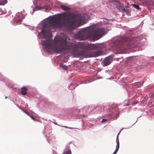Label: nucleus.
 Wrapping results in <instances>:
<instances>
[{
    "instance_id": "f257e3e1",
    "label": "nucleus",
    "mask_w": 154,
    "mask_h": 154,
    "mask_svg": "<svg viewBox=\"0 0 154 154\" xmlns=\"http://www.w3.org/2000/svg\"><path fill=\"white\" fill-rule=\"evenodd\" d=\"M85 15L83 14L73 15L68 13L60 14L46 22L41 32L44 38H47L51 36L52 28L65 27L69 31H72L74 29L77 24H80L85 20Z\"/></svg>"
},
{
    "instance_id": "f03ea898",
    "label": "nucleus",
    "mask_w": 154,
    "mask_h": 154,
    "mask_svg": "<svg viewBox=\"0 0 154 154\" xmlns=\"http://www.w3.org/2000/svg\"><path fill=\"white\" fill-rule=\"evenodd\" d=\"M42 43L48 50H53L57 53H60L64 51H70L75 57L82 56L83 52L81 50L85 48L83 44H76L70 43L66 39L61 38H57L55 40V46L54 47L52 46V40L50 39L42 41Z\"/></svg>"
},
{
    "instance_id": "7ed1b4c3",
    "label": "nucleus",
    "mask_w": 154,
    "mask_h": 154,
    "mask_svg": "<svg viewBox=\"0 0 154 154\" xmlns=\"http://www.w3.org/2000/svg\"><path fill=\"white\" fill-rule=\"evenodd\" d=\"M106 33V29L103 27L96 28L92 26L83 29L75 35L76 39L80 40L89 39L96 40L103 37Z\"/></svg>"
},
{
    "instance_id": "20e7f679",
    "label": "nucleus",
    "mask_w": 154,
    "mask_h": 154,
    "mask_svg": "<svg viewBox=\"0 0 154 154\" xmlns=\"http://www.w3.org/2000/svg\"><path fill=\"white\" fill-rule=\"evenodd\" d=\"M102 45L101 44H90L88 45V48L89 50H98L99 51H90L87 53L88 56L89 57H98L101 54V51Z\"/></svg>"
},
{
    "instance_id": "39448f33",
    "label": "nucleus",
    "mask_w": 154,
    "mask_h": 154,
    "mask_svg": "<svg viewBox=\"0 0 154 154\" xmlns=\"http://www.w3.org/2000/svg\"><path fill=\"white\" fill-rule=\"evenodd\" d=\"M118 110V108L117 106L114 105H112L110 109L108 107L106 110V115L110 116V119H115L117 117V111Z\"/></svg>"
},
{
    "instance_id": "423d86ee",
    "label": "nucleus",
    "mask_w": 154,
    "mask_h": 154,
    "mask_svg": "<svg viewBox=\"0 0 154 154\" xmlns=\"http://www.w3.org/2000/svg\"><path fill=\"white\" fill-rule=\"evenodd\" d=\"M124 40V39H123L121 41L119 42V44L117 45L119 49L123 50L127 48V47H126L124 46V45L125 44V43L123 42Z\"/></svg>"
},
{
    "instance_id": "0eeeda50",
    "label": "nucleus",
    "mask_w": 154,
    "mask_h": 154,
    "mask_svg": "<svg viewBox=\"0 0 154 154\" xmlns=\"http://www.w3.org/2000/svg\"><path fill=\"white\" fill-rule=\"evenodd\" d=\"M112 59L111 57H106L104 61V63L105 66H107L110 64L112 62Z\"/></svg>"
},
{
    "instance_id": "6e6552de",
    "label": "nucleus",
    "mask_w": 154,
    "mask_h": 154,
    "mask_svg": "<svg viewBox=\"0 0 154 154\" xmlns=\"http://www.w3.org/2000/svg\"><path fill=\"white\" fill-rule=\"evenodd\" d=\"M28 89L26 87H23L21 88V93L23 95H25L26 94H27V91Z\"/></svg>"
},
{
    "instance_id": "1a4fd4ad",
    "label": "nucleus",
    "mask_w": 154,
    "mask_h": 154,
    "mask_svg": "<svg viewBox=\"0 0 154 154\" xmlns=\"http://www.w3.org/2000/svg\"><path fill=\"white\" fill-rule=\"evenodd\" d=\"M116 143H117V146H116V149L115 150V152L112 154H116L117 152L119 147V141L118 139V136H117V138L116 139Z\"/></svg>"
},
{
    "instance_id": "9d476101",
    "label": "nucleus",
    "mask_w": 154,
    "mask_h": 154,
    "mask_svg": "<svg viewBox=\"0 0 154 154\" xmlns=\"http://www.w3.org/2000/svg\"><path fill=\"white\" fill-rule=\"evenodd\" d=\"M114 2V5H115L116 8L118 10H120L121 9V8L120 2L118 1H115Z\"/></svg>"
},
{
    "instance_id": "9b49d317",
    "label": "nucleus",
    "mask_w": 154,
    "mask_h": 154,
    "mask_svg": "<svg viewBox=\"0 0 154 154\" xmlns=\"http://www.w3.org/2000/svg\"><path fill=\"white\" fill-rule=\"evenodd\" d=\"M61 7L62 10L65 11H67L70 10V8L69 7L63 5H61Z\"/></svg>"
},
{
    "instance_id": "f8f14e48",
    "label": "nucleus",
    "mask_w": 154,
    "mask_h": 154,
    "mask_svg": "<svg viewBox=\"0 0 154 154\" xmlns=\"http://www.w3.org/2000/svg\"><path fill=\"white\" fill-rule=\"evenodd\" d=\"M7 2V0H0V5H4Z\"/></svg>"
},
{
    "instance_id": "ddd939ff",
    "label": "nucleus",
    "mask_w": 154,
    "mask_h": 154,
    "mask_svg": "<svg viewBox=\"0 0 154 154\" xmlns=\"http://www.w3.org/2000/svg\"><path fill=\"white\" fill-rule=\"evenodd\" d=\"M132 5L133 6L134 8H136V9L138 10H141V8H140L139 7L138 5L136 4H132Z\"/></svg>"
},
{
    "instance_id": "4468645a",
    "label": "nucleus",
    "mask_w": 154,
    "mask_h": 154,
    "mask_svg": "<svg viewBox=\"0 0 154 154\" xmlns=\"http://www.w3.org/2000/svg\"><path fill=\"white\" fill-rule=\"evenodd\" d=\"M15 20L16 22L20 23L22 21V19L21 18H19L18 19H15Z\"/></svg>"
},
{
    "instance_id": "2eb2a0df",
    "label": "nucleus",
    "mask_w": 154,
    "mask_h": 154,
    "mask_svg": "<svg viewBox=\"0 0 154 154\" xmlns=\"http://www.w3.org/2000/svg\"><path fill=\"white\" fill-rule=\"evenodd\" d=\"M60 66L62 67L64 70H66L68 69V67L63 64L60 65Z\"/></svg>"
},
{
    "instance_id": "dca6fc26",
    "label": "nucleus",
    "mask_w": 154,
    "mask_h": 154,
    "mask_svg": "<svg viewBox=\"0 0 154 154\" xmlns=\"http://www.w3.org/2000/svg\"><path fill=\"white\" fill-rule=\"evenodd\" d=\"M63 154H71V152L70 150H69L68 151L64 152Z\"/></svg>"
},
{
    "instance_id": "f3484780",
    "label": "nucleus",
    "mask_w": 154,
    "mask_h": 154,
    "mask_svg": "<svg viewBox=\"0 0 154 154\" xmlns=\"http://www.w3.org/2000/svg\"><path fill=\"white\" fill-rule=\"evenodd\" d=\"M123 10L124 11H125L126 13H129L130 12V10L128 9L123 8Z\"/></svg>"
},
{
    "instance_id": "a211bd4d",
    "label": "nucleus",
    "mask_w": 154,
    "mask_h": 154,
    "mask_svg": "<svg viewBox=\"0 0 154 154\" xmlns=\"http://www.w3.org/2000/svg\"><path fill=\"white\" fill-rule=\"evenodd\" d=\"M29 116L34 121H36V120L34 118V117L31 115H29Z\"/></svg>"
},
{
    "instance_id": "6ab92c4d",
    "label": "nucleus",
    "mask_w": 154,
    "mask_h": 154,
    "mask_svg": "<svg viewBox=\"0 0 154 154\" xmlns=\"http://www.w3.org/2000/svg\"><path fill=\"white\" fill-rule=\"evenodd\" d=\"M22 110L23 111V112H24V113H25L27 115H28L29 116L30 114L28 112H27L26 111H25V110H24L23 109H22Z\"/></svg>"
},
{
    "instance_id": "aec40b11",
    "label": "nucleus",
    "mask_w": 154,
    "mask_h": 154,
    "mask_svg": "<svg viewBox=\"0 0 154 154\" xmlns=\"http://www.w3.org/2000/svg\"><path fill=\"white\" fill-rule=\"evenodd\" d=\"M107 119H103L102 120L101 122H106V121H107Z\"/></svg>"
},
{
    "instance_id": "412c9836",
    "label": "nucleus",
    "mask_w": 154,
    "mask_h": 154,
    "mask_svg": "<svg viewBox=\"0 0 154 154\" xmlns=\"http://www.w3.org/2000/svg\"><path fill=\"white\" fill-rule=\"evenodd\" d=\"M152 97H153V98L152 99V100L153 101H152V103H153V104H154V93L152 95Z\"/></svg>"
},
{
    "instance_id": "4be33fe9",
    "label": "nucleus",
    "mask_w": 154,
    "mask_h": 154,
    "mask_svg": "<svg viewBox=\"0 0 154 154\" xmlns=\"http://www.w3.org/2000/svg\"><path fill=\"white\" fill-rule=\"evenodd\" d=\"M63 127H65L66 128H69V129H72L73 128H69V127H68L67 126H63Z\"/></svg>"
},
{
    "instance_id": "5701e85b",
    "label": "nucleus",
    "mask_w": 154,
    "mask_h": 154,
    "mask_svg": "<svg viewBox=\"0 0 154 154\" xmlns=\"http://www.w3.org/2000/svg\"><path fill=\"white\" fill-rule=\"evenodd\" d=\"M137 103H132V105H134L135 104H136Z\"/></svg>"
},
{
    "instance_id": "b1692460",
    "label": "nucleus",
    "mask_w": 154,
    "mask_h": 154,
    "mask_svg": "<svg viewBox=\"0 0 154 154\" xmlns=\"http://www.w3.org/2000/svg\"><path fill=\"white\" fill-rule=\"evenodd\" d=\"M5 99H7V96H5Z\"/></svg>"
},
{
    "instance_id": "393cba45",
    "label": "nucleus",
    "mask_w": 154,
    "mask_h": 154,
    "mask_svg": "<svg viewBox=\"0 0 154 154\" xmlns=\"http://www.w3.org/2000/svg\"><path fill=\"white\" fill-rule=\"evenodd\" d=\"M127 106H128V105H129V104H127Z\"/></svg>"
}]
</instances>
